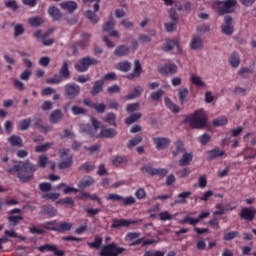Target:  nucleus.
<instances>
[{
	"instance_id": "nucleus-40",
	"label": "nucleus",
	"mask_w": 256,
	"mask_h": 256,
	"mask_svg": "<svg viewBox=\"0 0 256 256\" xmlns=\"http://www.w3.org/2000/svg\"><path fill=\"white\" fill-rule=\"evenodd\" d=\"M141 117H143V114L139 112L133 113L132 115H130L128 118L125 119V123L126 125H133V123H137V121H139Z\"/></svg>"
},
{
	"instance_id": "nucleus-57",
	"label": "nucleus",
	"mask_w": 256,
	"mask_h": 256,
	"mask_svg": "<svg viewBox=\"0 0 256 256\" xmlns=\"http://www.w3.org/2000/svg\"><path fill=\"white\" fill-rule=\"evenodd\" d=\"M61 197V194L59 193H46L42 195L43 199H50L51 201H57V199H59Z\"/></svg>"
},
{
	"instance_id": "nucleus-52",
	"label": "nucleus",
	"mask_w": 256,
	"mask_h": 256,
	"mask_svg": "<svg viewBox=\"0 0 256 256\" xmlns=\"http://www.w3.org/2000/svg\"><path fill=\"white\" fill-rule=\"evenodd\" d=\"M71 111L73 115H87V109L80 106H72Z\"/></svg>"
},
{
	"instance_id": "nucleus-55",
	"label": "nucleus",
	"mask_w": 256,
	"mask_h": 256,
	"mask_svg": "<svg viewBox=\"0 0 256 256\" xmlns=\"http://www.w3.org/2000/svg\"><path fill=\"white\" fill-rule=\"evenodd\" d=\"M164 94H165V91L159 89V90H157L156 92H153V93L150 95V99H151L152 101H159V99H161Z\"/></svg>"
},
{
	"instance_id": "nucleus-36",
	"label": "nucleus",
	"mask_w": 256,
	"mask_h": 256,
	"mask_svg": "<svg viewBox=\"0 0 256 256\" xmlns=\"http://www.w3.org/2000/svg\"><path fill=\"white\" fill-rule=\"evenodd\" d=\"M64 78L61 76L60 73L54 74L53 77L46 79V83L48 85H59L60 83H63Z\"/></svg>"
},
{
	"instance_id": "nucleus-28",
	"label": "nucleus",
	"mask_w": 256,
	"mask_h": 256,
	"mask_svg": "<svg viewBox=\"0 0 256 256\" xmlns=\"http://www.w3.org/2000/svg\"><path fill=\"white\" fill-rule=\"evenodd\" d=\"M103 85H105V82H103V80L96 81L94 83V86L92 87V90L90 91L91 95L93 97H96V95H99V93H102Z\"/></svg>"
},
{
	"instance_id": "nucleus-26",
	"label": "nucleus",
	"mask_w": 256,
	"mask_h": 256,
	"mask_svg": "<svg viewBox=\"0 0 256 256\" xmlns=\"http://www.w3.org/2000/svg\"><path fill=\"white\" fill-rule=\"evenodd\" d=\"M48 13L54 21H61V19L63 18V13H61V10H59V8L55 6H51L48 9Z\"/></svg>"
},
{
	"instance_id": "nucleus-10",
	"label": "nucleus",
	"mask_w": 256,
	"mask_h": 256,
	"mask_svg": "<svg viewBox=\"0 0 256 256\" xmlns=\"http://www.w3.org/2000/svg\"><path fill=\"white\" fill-rule=\"evenodd\" d=\"M100 129V133L94 136L96 139H115L117 137V130L115 128L101 126Z\"/></svg>"
},
{
	"instance_id": "nucleus-54",
	"label": "nucleus",
	"mask_w": 256,
	"mask_h": 256,
	"mask_svg": "<svg viewBox=\"0 0 256 256\" xmlns=\"http://www.w3.org/2000/svg\"><path fill=\"white\" fill-rule=\"evenodd\" d=\"M84 149L85 151H89L90 155H93V153H99L101 151V144H95L90 147L84 146Z\"/></svg>"
},
{
	"instance_id": "nucleus-16",
	"label": "nucleus",
	"mask_w": 256,
	"mask_h": 256,
	"mask_svg": "<svg viewBox=\"0 0 256 256\" xmlns=\"http://www.w3.org/2000/svg\"><path fill=\"white\" fill-rule=\"evenodd\" d=\"M63 117V111H61V109H56L50 113L48 119L52 125H57V123H61V121H63Z\"/></svg>"
},
{
	"instance_id": "nucleus-14",
	"label": "nucleus",
	"mask_w": 256,
	"mask_h": 256,
	"mask_svg": "<svg viewBox=\"0 0 256 256\" xmlns=\"http://www.w3.org/2000/svg\"><path fill=\"white\" fill-rule=\"evenodd\" d=\"M177 69L178 67L175 63H167L158 68V73H160V75H175V73H177Z\"/></svg>"
},
{
	"instance_id": "nucleus-24",
	"label": "nucleus",
	"mask_w": 256,
	"mask_h": 256,
	"mask_svg": "<svg viewBox=\"0 0 256 256\" xmlns=\"http://www.w3.org/2000/svg\"><path fill=\"white\" fill-rule=\"evenodd\" d=\"M208 161H213V159H217L218 157H223L225 155V151H221L219 147L214 148L213 150H208Z\"/></svg>"
},
{
	"instance_id": "nucleus-33",
	"label": "nucleus",
	"mask_w": 256,
	"mask_h": 256,
	"mask_svg": "<svg viewBox=\"0 0 256 256\" xmlns=\"http://www.w3.org/2000/svg\"><path fill=\"white\" fill-rule=\"evenodd\" d=\"M11 147H23V139L18 135H12L8 138Z\"/></svg>"
},
{
	"instance_id": "nucleus-56",
	"label": "nucleus",
	"mask_w": 256,
	"mask_h": 256,
	"mask_svg": "<svg viewBox=\"0 0 256 256\" xmlns=\"http://www.w3.org/2000/svg\"><path fill=\"white\" fill-rule=\"evenodd\" d=\"M214 127H223V125H227V117L223 116L221 118H217L213 120Z\"/></svg>"
},
{
	"instance_id": "nucleus-9",
	"label": "nucleus",
	"mask_w": 256,
	"mask_h": 256,
	"mask_svg": "<svg viewBox=\"0 0 256 256\" xmlns=\"http://www.w3.org/2000/svg\"><path fill=\"white\" fill-rule=\"evenodd\" d=\"M71 150L69 149H60V157H66V159L58 164L59 169H69L73 165V155L69 154Z\"/></svg>"
},
{
	"instance_id": "nucleus-46",
	"label": "nucleus",
	"mask_w": 256,
	"mask_h": 256,
	"mask_svg": "<svg viewBox=\"0 0 256 256\" xmlns=\"http://www.w3.org/2000/svg\"><path fill=\"white\" fill-rule=\"evenodd\" d=\"M143 142V137L142 136H137L132 138L131 140L128 141L127 143V148L128 149H133V147H137L139 143Z\"/></svg>"
},
{
	"instance_id": "nucleus-53",
	"label": "nucleus",
	"mask_w": 256,
	"mask_h": 256,
	"mask_svg": "<svg viewBox=\"0 0 256 256\" xmlns=\"http://www.w3.org/2000/svg\"><path fill=\"white\" fill-rule=\"evenodd\" d=\"M29 127H31L30 118L20 121V123H19L20 131H27V129H29Z\"/></svg>"
},
{
	"instance_id": "nucleus-60",
	"label": "nucleus",
	"mask_w": 256,
	"mask_h": 256,
	"mask_svg": "<svg viewBox=\"0 0 256 256\" xmlns=\"http://www.w3.org/2000/svg\"><path fill=\"white\" fill-rule=\"evenodd\" d=\"M139 105H140L139 102L128 104L126 106V112L127 113H135V111L139 110Z\"/></svg>"
},
{
	"instance_id": "nucleus-1",
	"label": "nucleus",
	"mask_w": 256,
	"mask_h": 256,
	"mask_svg": "<svg viewBox=\"0 0 256 256\" xmlns=\"http://www.w3.org/2000/svg\"><path fill=\"white\" fill-rule=\"evenodd\" d=\"M47 161H49L47 155H40L38 157L37 164H33L31 161L26 160L25 162H19L22 163V165L15 164L6 171L9 175H16L20 183H30L35 179V171H37L39 167L41 169H45L47 167Z\"/></svg>"
},
{
	"instance_id": "nucleus-49",
	"label": "nucleus",
	"mask_w": 256,
	"mask_h": 256,
	"mask_svg": "<svg viewBox=\"0 0 256 256\" xmlns=\"http://www.w3.org/2000/svg\"><path fill=\"white\" fill-rule=\"evenodd\" d=\"M191 83L193 85H196V87H205V82L199 77L197 74H192L191 75Z\"/></svg>"
},
{
	"instance_id": "nucleus-43",
	"label": "nucleus",
	"mask_w": 256,
	"mask_h": 256,
	"mask_svg": "<svg viewBox=\"0 0 256 256\" xmlns=\"http://www.w3.org/2000/svg\"><path fill=\"white\" fill-rule=\"evenodd\" d=\"M164 103H165L166 107H168V109H170V111H172V113H179V111H180L179 106H177L175 103H173V101H171V99L165 98Z\"/></svg>"
},
{
	"instance_id": "nucleus-11",
	"label": "nucleus",
	"mask_w": 256,
	"mask_h": 256,
	"mask_svg": "<svg viewBox=\"0 0 256 256\" xmlns=\"http://www.w3.org/2000/svg\"><path fill=\"white\" fill-rule=\"evenodd\" d=\"M142 219L139 220H125V219H114L111 225L112 229H119V227H129V225H141Z\"/></svg>"
},
{
	"instance_id": "nucleus-22",
	"label": "nucleus",
	"mask_w": 256,
	"mask_h": 256,
	"mask_svg": "<svg viewBox=\"0 0 256 256\" xmlns=\"http://www.w3.org/2000/svg\"><path fill=\"white\" fill-rule=\"evenodd\" d=\"M58 233H65V231H71L73 229V224L68 222H59L56 224V228H51Z\"/></svg>"
},
{
	"instance_id": "nucleus-13",
	"label": "nucleus",
	"mask_w": 256,
	"mask_h": 256,
	"mask_svg": "<svg viewBox=\"0 0 256 256\" xmlns=\"http://www.w3.org/2000/svg\"><path fill=\"white\" fill-rule=\"evenodd\" d=\"M221 31L224 35H233V31H235L233 28V17L230 15L224 17V24L221 25Z\"/></svg>"
},
{
	"instance_id": "nucleus-27",
	"label": "nucleus",
	"mask_w": 256,
	"mask_h": 256,
	"mask_svg": "<svg viewBox=\"0 0 256 256\" xmlns=\"http://www.w3.org/2000/svg\"><path fill=\"white\" fill-rule=\"evenodd\" d=\"M97 12L92 11V10H87L84 15L86 17V19H88V21H90V23H92V25H97V23H99V16L97 15Z\"/></svg>"
},
{
	"instance_id": "nucleus-32",
	"label": "nucleus",
	"mask_w": 256,
	"mask_h": 256,
	"mask_svg": "<svg viewBox=\"0 0 256 256\" xmlns=\"http://www.w3.org/2000/svg\"><path fill=\"white\" fill-rule=\"evenodd\" d=\"M191 161H193V154L184 153L182 158L179 160V166L187 167V165H191Z\"/></svg>"
},
{
	"instance_id": "nucleus-5",
	"label": "nucleus",
	"mask_w": 256,
	"mask_h": 256,
	"mask_svg": "<svg viewBox=\"0 0 256 256\" xmlns=\"http://www.w3.org/2000/svg\"><path fill=\"white\" fill-rule=\"evenodd\" d=\"M97 63H99V60L86 56L81 58L78 63L74 65V68L78 73H86V71H89L91 65H97Z\"/></svg>"
},
{
	"instance_id": "nucleus-45",
	"label": "nucleus",
	"mask_w": 256,
	"mask_h": 256,
	"mask_svg": "<svg viewBox=\"0 0 256 256\" xmlns=\"http://www.w3.org/2000/svg\"><path fill=\"white\" fill-rule=\"evenodd\" d=\"M103 243V238H101V236H96L94 238L93 242H87V245L91 248V249H99V247H101Z\"/></svg>"
},
{
	"instance_id": "nucleus-15",
	"label": "nucleus",
	"mask_w": 256,
	"mask_h": 256,
	"mask_svg": "<svg viewBox=\"0 0 256 256\" xmlns=\"http://www.w3.org/2000/svg\"><path fill=\"white\" fill-rule=\"evenodd\" d=\"M153 143L158 151H163V149H167L171 145V140L165 137H156L153 138Z\"/></svg>"
},
{
	"instance_id": "nucleus-29",
	"label": "nucleus",
	"mask_w": 256,
	"mask_h": 256,
	"mask_svg": "<svg viewBox=\"0 0 256 256\" xmlns=\"http://www.w3.org/2000/svg\"><path fill=\"white\" fill-rule=\"evenodd\" d=\"M41 215H48V217H55L57 215V209L53 206L43 205L41 207Z\"/></svg>"
},
{
	"instance_id": "nucleus-62",
	"label": "nucleus",
	"mask_w": 256,
	"mask_h": 256,
	"mask_svg": "<svg viewBox=\"0 0 256 256\" xmlns=\"http://www.w3.org/2000/svg\"><path fill=\"white\" fill-rule=\"evenodd\" d=\"M198 141L201 143V145H207V143L211 141V135L205 133L198 138Z\"/></svg>"
},
{
	"instance_id": "nucleus-59",
	"label": "nucleus",
	"mask_w": 256,
	"mask_h": 256,
	"mask_svg": "<svg viewBox=\"0 0 256 256\" xmlns=\"http://www.w3.org/2000/svg\"><path fill=\"white\" fill-rule=\"evenodd\" d=\"M236 237H239L238 231H231L228 233H224V241H231L235 239Z\"/></svg>"
},
{
	"instance_id": "nucleus-31",
	"label": "nucleus",
	"mask_w": 256,
	"mask_h": 256,
	"mask_svg": "<svg viewBox=\"0 0 256 256\" xmlns=\"http://www.w3.org/2000/svg\"><path fill=\"white\" fill-rule=\"evenodd\" d=\"M229 63L233 69H237L239 65H241V59L239 58V54L237 52H233L229 57Z\"/></svg>"
},
{
	"instance_id": "nucleus-18",
	"label": "nucleus",
	"mask_w": 256,
	"mask_h": 256,
	"mask_svg": "<svg viewBox=\"0 0 256 256\" xmlns=\"http://www.w3.org/2000/svg\"><path fill=\"white\" fill-rule=\"evenodd\" d=\"M190 49H192V51L203 49V39L200 36L193 35L190 41Z\"/></svg>"
},
{
	"instance_id": "nucleus-19",
	"label": "nucleus",
	"mask_w": 256,
	"mask_h": 256,
	"mask_svg": "<svg viewBox=\"0 0 256 256\" xmlns=\"http://www.w3.org/2000/svg\"><path fill=\"white\" fill-rule=\"evenodd\" d=\"M256 211L251 210L249 208H243L239 213V217L241 219H245V221H253L255 219Z\"/></svg>"
},
{
	"instance_id": "nucleus-44",
	"label": "nucleus",
	"mask_w": 256,
	"mask_h": 256,
	"mask_svg": "<svg viewBox=\"0 0 256 256\" xmlns=\"http://www.w3.org/2000/svg\"><path fill=\"white\" fill-rule=\"evenodd\" d=\"M104 121L109 124V125H113V127H117V115H115V113L110 112L106 115Z\"/></svg>"
},
{
	"instance_id": "nucleus-3",
	"label": "nucleus",
	"mask_w": 256,
	"mask_h": 256,
	"mask_svg": "<svg viewBox=\"0 0 256 256\" xmlns=\"http://www.w3.org/2000/svg\"><path fill=\"white\" fill-rule=\"evenodd\" d=\"M235 5H237V0H216L213 2V9L218 15H227L233 13V7H235Z\"/></svg>"
},
{
	"instance_id": "nucleus-42",
	"label": "nucleus",
	"mask_w": 256,
	"mask_h": 256,
	"mask_svg": "<svg viewBox=\"0 0 256 256\" xmlns=\"http://www.w3.org/2000/svg\"><path fill=\"white\" fill-rule=\"evenodd\" d=\"M187 95H189V89L181 88L178 90V97L181 105H184L185 101H187Z\"/></svg>"
},
{
	"instance_id": "nucleus-64",
	"label": "nucleus",
	"mask_w": 256,
	"mask_h": 256,
	"mask_svg": "<svg viewBox=\"0 0 256 256\" xmlns=\"http://www.w3.org/2000/svg\"><path fill=\"white\" fill-rule=\"evenodd\" d=\"M5 5L8 9H12V11H17V9H19V5H17L15 0L6 1Z\"/></svg>"
},
{
	"instance_id": "nucleus-2",
	"label": "nucleus",
	"mask_w": 256,
	"mask_h": 256,
	"mask_svg": "<svg viewBox=\"0 0 256 256\" xmlns=\"http://www.w3.org/2000/svg\"><path fill=\"white\" fill-rule=\"evenodd\" d=\"M183 123H188L192 129H207V115L203 109L195 111L194 114H190L185 117Z\"/></svg>"
},
{
	"instance_id": "nucleus-7",
	"label": "nucleus",
	"mask_w": 256,
	"mask_h": 256,
	"mask_svg": "<svg viewBox=\"0 0 256 256\" xmlns=\"http://www.w3.org/2000/svg\"><path fill=\"white\" fill-rule=\"evenodd\" d=\"M81 93V87L75 83H68L64 86V97L69 101L77 99Z\"/></svg>"
},
{
	"instance_id": "nucleus-17",
	"label": "nucleus",
	"mask_w": 256,
	"mask_h": 256,
	"mask_svg": "<svg viewBox=\"0 0 256 256\" xmlns=\"http://www.w3.org/2000/svg\"><path fill=\"white\" fill-rule=\"evenodd\" d=\"M58 73L64 80L71 79V71L69 70V60H63L62 66L60 67Z\"/></svg>"
},
{
	"instance_id": "nucleus-58",
	"label": "nucleus",
	"mask_w": 256,
	"mask_h": 256,
	"mask_svg": "<svg viewBox=\"0 0 256 256\" xmlns=\"http://www.w3.org/2000/svg\"><path fill=\"white\" fill-rule=\"evenodd\" d=\"M25 33V28H23V24H17L14 27V37H21Z\"/></svg>"
},
{
	"instance_id": "nucleus-63",
	"label": "nucleus",
	"mask_w": 256,
	"mask_h": 256,
	"mask_svg": "<svg viewBox=\"0 0 256 256\" xmlns=\"http://www.w3.org/2000/svg\"><path fill=\"white\" fill-rule=\"evenodd\" d=\"M92 109H95L96 113H105V109H107V106H105V104L103 103H98V104H95L94 103V106Z\"/></svg>"
},
{
	"instance_id": "nucleus-37",
	"label": "nucleus",
	"mask_w": 256,
	"mask_h": 256,
	"mask_svg": "<svg viewBox=\"0 0 256 256\" xmlns=\"http://www.w3.org/2000/svg\"><path fill=\"white\" fill-rule=\"evenodd\" d=\"M116 69H118V71H122L123 73H129V71H131V62L121 61L117 64Z\"/></svg>"
},
{
	"instance_id": "nucleus-23",
	"label": "nucleus",
	"mask_w": 256,
	"mask_h": 256,
	"mask_svg": "<svg viewBox=\"0 0 256 256\" xmlns=\"http://www.w3.org/2000/svg\"><path fill=\"white\" fill-rule=\"evenodd\" d=\"M60 7L64 11H68V13H74L78 5L75 1H65L60 4Z\"/></svg>"
},
{
	"instance_id": "nucleus-50",
	"label": "nucleus",
	"mask_w": 256,
	"mask_h": 256,
	"mask_svg": "<svg viewBox=\"0 0 256 256\" xmlns=\"http://www.w3.org/2000/svg\"><path fill=\"white\" fill-rule=\"evenodd\" d=\"M28 23L29 25H31V27H39L43 25V19L39 16L32 17V18H29Z\"/></svg>"
},
{
	"instance_id": "nucleus-34",
	"label": "nucleus",
	"mask_w": 256,
	"mask_h": 256,
	"mask_svg": "<svg viewBox=\"0 0 256 256\" xmlns=\"http://www.w3.org/2000/svg\"><path fill=\"white\" fill-rule=\"evenodd\" d=\"M176 149L172 152L173 157H177V155H181V153H185V144H183V141L177 140L174 143Z\"/></svg>"
},
{
	"instance_id": "nucleus-47",
	"label": "nucleus",
	"mask_w": 256,
	"mask_h": 256,
	"mask_svg": "<svg viewBox=\"0 0 256 256\" xmlns=\"http://www.w3.org/2000/svg\"><path fill=\"white\" fill-rule=\"evenodd\" d=\"M57 205H67V207H74L75 206V200L71 197H66L58 200Z\"/></svg>"
},
{
	"instance_id": "nucleus-48",
	"label": "nucleus",
	"mask_w": 256,
	"mask_h": 256,
	"mask_svg": "<svg viewBox=\"0 0 256 256\" xmlns=\"http://www.w3.org/2000/svg\"><path fill=\"white\" fill-rule=\"evenodd\" d=\"M51 147H53V143L48 142V143L36 146L35 151L36 153H45V151H49Z\"/></svg>"
},
{
	"instance_id": "nucleus-12",
	"label": "nucleus",
	"mask_w": 256,
	"mask_h": 256,
	"mask_svg": "<svg viewBox=\"0 0 256 256\" xmlns=\"http://www.w3.org/2000/svg\"><path fill=\"white\" fill-rule=\"evenodd\" d=\"M36 249L37 251H40V253H45V251H47L48 253H54L55 256H65V251L59 250L57 245L54 244H45L38 246Z\"/></svg>"
},
{
	"instance_id": "nucleus-41",
	"label": "nucleus",
	"mask_w": 256,
	"mask_h": 256,
	"mask_svg": "<svg viewBox=\"0 0 256 256\" xmlns=\"http://www.w3.org/2000/svg\"><path fill=\"white\" fill-rule=\"evenodd\" d=\"M175 47L179 49V42H177V40H170L163 45V51H173Z\"/></svg>"
},
{
	"instance_id": "nucleus-35",
	"label": "nucleus",
	"mask_w": 256,
	"mask_h": 256,
	"mask_svg": "<svg viewBox=\"0 0 256 256\" xmlns=\"http://www.w3.org/2000/svg\"><path fill=\"white\" fill-rule=\"evenodd\" d=\"M93 183H95V180L93 179V177L91 176H86L84 177L79 183H78V187L80 189H85V187H91V185H93Z\"/></svg>"
},
{
	"instance_id": "nucleus-61",
	"label": "nucleus",
	"mask_w": 256,
	"mask_h": 256,
	"mask_svg": "<svg viewBox=\"0 0 256 256\" xmlns=\"http://www.w3.org/2000/svg\"><path fill=\"white\" fill-rule=\"evenodd\" d=\"M39 189L42 191V193H49V191L52 189L51 183L42 182L39 184Z\"/></svg>"
},
{
	"instance_id": "nucleus-38",
	"label": "nucleus",
	"mask_w": 256,
	"mask_h": 256,
	"mask_svg": "<svg viewBox=\"0 0 256 256\" xmlns=\"http://www.w3.org/2000/svg\"><path fill=\"white\" fill-rule=\"evenodd\" d=\"M19 221H23V216L21 215H11L8 217V225L9 227L13 228V227H17V225H19Z\"/></svg>"
},
{
	"instance_id": "nucleus-30",
	"label": "nucleus",
	"mask_w": 256,
	"mask_h": 256,
	"mask_svg": "<svg viewBox=\"0 0 256 256\" xmlns=\"http://www.w3.org/2000/svg\"><path fill=\"white\" fill-rule=\"evenodd\" d=\"M141 93H143V88L140 86L134 87L133 91H131L128 95L125 96V99L131 101V99H137V97H141Z\"/></svg>"
},
{
	"instance_id": "nucleus-4",
	"label": "nucleus",
	"mask_w": 256,
	"mask_h": 256,
	"mask_svg": "<svg viewBox=\"0 0 256 256\" xmlns=\"http://www.w3.org/2000/svg\"><path fill=\"white\" fill-rule=\"evenodd\" d=\"M127 249L119 247L115 243L104 245L100 251V256H119L123 255Z\"/></svg>"
},
{
	"instance_id": "nucleus-21",
	"label": "nucleus",
	"mask_w": 256,
	"mask_h": 256,
	"mask_svg": "<svg viewBox=\"0 0 256 256\" xmlns=\"http://www.w3.org/2000/svg\"><path fill=\"white\" fill-rule=\"evenodd\" d=\"M143 68L141 67V62L139 60L134 61L133 73L127 75V79H135V77H141V72Z\"/></svg>"
},
{
	"instance_id": "nucleus-8",
	"label": "nucleus",
	"mask_w": 256,
	"mask_h": 256,
	"mask_svg": "<svg viewBox=\"0 0 256 256\" xmlns=\"http://www.w3.org/2000/svg\"><path fill=\"white\" fill-rule=\"evenodd\" d=\"M115 25H116L115 19H113V17H111L102 26V31H103V33H108V35L110 37H114L116 39H121V35H119V32L117 30H115Z\"/></svg>"
},
{
	"instance_id": "nucleus-39",
	"label": "nucleus",
	"mask_w": 256,
	"mask_h": 256,
	"mask_svg": "<svg viewBox=\"0 0 256 256\" xmlns=\"http://www.w3.org/2000/svg\"><path fill=\"white\" fill-rule=\"evenodd\" d=\"M188 197H191V192H189V191L182 192V193L178 194V200H175L174 203L185 205V203H187Z\"/></svg>"
},
{
	"instance_id": "nucleus-51",
	"label": "nucleus",
	"mask_w": 256,
	"mask_h": 256,
	"mask_svg": "<svg viewBox=\"0 0 256 256\" xmlns=\"http://www.w3.org/2000/svg\"><path fill=\"white\" fill-rule=\"evenodd\" d=\"M251 73H253V69H250L248 67L241 68L238 71V75H240L242 79H247L249 75H251Z\"/></svg>"
},
{
	"instance_id": "nucleus-25",
	"label": "nucleus",
	"mask_w": 256,
	"mask_h": 256,
	"mask_svg": "<svg viewBox=\"0 0 256 256\" xmlns=\"http://www.w3.org/2000/svg\"><path fill=\"white\" fill-rule=\"evenodd\" d=\"M57 191H63L65 195H69L71 193H78L79 190L77 188H73L71 186H68L65 183H60L56 186Z\"/></svg>"
},
{
	"instance_id": "nucleus-20",
	"label": "nucleus",
	"mask_w": 256,
	"mask_h": 256,
	"mask_svg": "<svg viewBox=\"0 0 256 256\" xmlns=\"http://www.w3.org/2000/svg\"><path fill=\"white\" fill-rule=\"evenodd\" d=\"M129 53H131V48L127 45H119L114 50V55H116V57H127Z\"/></svg>"
},
{
	"instance_id": "nucleus-6",
	"label": "nucleus",
	"mask_w": 256,
	"mask_h": 256,
	"mask_svg": "<svg viewBox=\"0 0 256 256\" xmlns=\"http://www.w3.org/2000/svg\"><path fill=\"white\" fill-rule=\"evenodd\" d=\"M91 124H83L80 126V133H86L89 137H95L97 135V131L101 127V122H99L95 117L91 118Z\"/></svg>"
}]
</instances>
